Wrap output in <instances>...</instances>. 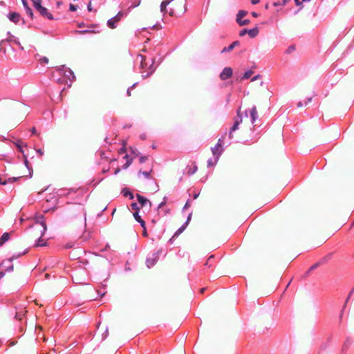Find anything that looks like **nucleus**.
Returning <instances> with one entry per match:
<instances>
[{"label":"nucleus","mask_w":354,"mask_h":354,"mask_svg":"<svg viewBox=\"0 0 354 354\" xmlns=\"http://www.w3.org/2000/svg\"><path fill=\"white\" fill-rule=\"evenodd\" d=\"M17 180L16 178H8V179L6 180H2L1 178H0V185H6L7 183H12L14 182H15Z\"/></svg>","instance_id":"obj_25"},{"label":"nucleus","mask_w":354,"mask_h":354,"mask_svg":"<svg viewBox=\"0 0 354 354\" xmlns=\"http://www.w3.org/2000/svg\"><path fill=\"white\" fill-rule=\"evenodd\" d=\"M140 138H141L142 140H145V139L147 138V136H146V134H145V133H144V134H141V135L140 136Z\"/></svg>","instance_id":"obj_56"},{"label":"nucleus","mask_w":354,"mask_h":354,"mask_svg":"<svg viewBox=\"0 0 354 354\" xmlns=\"http://www.w3.org/2000/svg\"><path fill=\"white\" fill-rule=\"evenodd\" d=\"M198 167L193 162L192 165H187L186 167V172L189 176L193 175L196 172Z\"/></svg>","instance_id":"obj_14"},{"label":"nucleus","mask_w":354,"mask_h":354,"mask_svg":"<svg viewBox=\"0 0 354 354\" xmlns=\"http://www.w3.org/2000/svg\"><path fill=\"white\" fill-rule=\"evenodd\" d=\"M240 45L239 41H234L232 42L230 45H229L227 47H225L222 50L221 53H226V52H230L232 51L236 46H238Z\"/></svg>","instance_id":"obj_16"},{"label":"nucleus","mask_w":354,"mask_h":354,"mask_svg":"<svg viewBox=\"0 0 354 354\" xmlns=\"http://www.w3.org/2000/svg\"><path fill=\"white\" fill-rule=\"evenodd\" d=\"M141 0H131V5L127 8V12H129L132 8L138 7L140 4Z\"/></svg>","instance_id":"obj_21"},{"label":"nucleus","mask_w":354,"mask_h":354,"mask_svg":"<svg viewBox=\"0 0 354 354\" xmlns=\"http://www.w3.org/2000/svg\"><path fill=\"white\" fill-rule=\"evenodd\" d=\"M8 18L12 22L15 23V24H17L21 20V15L18 12H12L8 15Z\"/></svg>","instance_id":"obj_12"},{"label":"nucleus","mask_w":354,"mask_h":354,"mask_svg":"<svg viewBox=\"0 0 354 354\" xmlns=\"http://www.w3.org/2000/svg\"><path fill=\"white\" fill-rule=\"evenodd\" d=\"M223 137L222 136L218 139L216 145L211 149L214 158H216V160H218L219 157L223 151Z\"/></svg>","instance_id":"obj_7"},{"label":"nucleus","mask_w":354,"mask_h":354,"mask_svg":"<svg viewBox=\"0 0 354 354\" xmlns=\"http://www.w3.org/2000/svg\"><path fill=\"white\" fill-rule=\"evenodd\" d=\"M109 335L108 328H106L105 331L102 335V340H105Z\"/></svg>","instance_id":"obj_36"},{"label":"nucleus","mask_w":354,"mask_h":354,"mask_svg":"<svg viewBox=\"0 0 354 354\" xmlns=\"http://www.w3.org/2000/svg\"><path fill=\"white\" fill-rule=\"evenodd\" d=\"M133 217L136 219V221H138L142 219L141 216L139 215V212H133Z\"/></svg>","instance_id":"obj_38"},{"label":"nucleus","mask_w":354,"mask_h":354,"mask_svg":"<svg viewBox=\"0 0 354 354\" xmlns=\"http://www.w3.org/2000/svg\"><path fill=\"white\" fill-rule=\"evenodd\" d=\"M136 198H137V200L138 201V203H139L140 207H145L146 206H148L149 208L151 207V203L146 197L137 194Z\"/></svg>","instance_id":"obj_10"},{"label":"nucleus","mask_w":354,"mask_h":354,"mask_svg":"<svg viewBox=\"0 0 354 354\" xmlns=\"http://www.w3.org/2000/svg\"><path fill=\"white\" fill-rule=\"evenodd\" d=\"M24 9L26 10V15L30 17V19L33 18V12L32 9L29 7L27 0H21Z\"/></svg>","instance_id":"obj_13"},{"label":"nucleus","mask_w":354,"mask_h":354,"mask_svg":"<svg viewBox=\"0 0 354 354\" xmlns=\"http://www.w3.org/2000/svg\"><path fill=\"white\" fill-rule=\"evenodd\" d=\"M240 26H245V25H248L249 23H250V20L249 19H244V20H241V21H239L237 22Z\"/></svg>","instance_id":"obj_37"},{"label":"nucleus","mask_w":354,"mask_h":354,"mask_svg":"<svg viewBox=\"0 0 354 354\" xmlns=\"http://www.w3.org/2000/svg\"><path fill=\"white\" fill-rule=\"evenodd\" d=\"M232 76V69L230 67H225L220 74L222 80H226Z\"/></svg>","instance_id":"obj_11"},{"label":"nucleus","mask_w":354,"mask_h":354,"mask_svg":"<svg viewBox=\"0 0 354 354\" xmlns=\"http://www.w3.org/2000/svg\"><path fill=\"white\" fill-rule=\"evenodd\" d=\"M43 236L44 235L41 234V236L37 240L35 243L36 247H42L46 245V241L44 239H42Z\"/></svg>","instance_id":"obj_23"},{"label":"nucleus","mask_w":354,"mask_h":354,"mask_svg":"<svg viewBox=\"0 0 354 354\" xmlns=\"http://www.w3.org/2000/svg\"><path fill=\"white\" fill-rule=\"evenodd\" d=\"M37 153L39 154V157H41L44 154L43 151L41 149H38L37 150Z\"/></svg>","instance_id":"obj_51"},{"label":"nucleus","mask_w":354,"mask_h":354,"mask_svg":"<svg viewBox=\"0 0 354 354\" xmlns=\"http://www.w3.org/2000/svg\"><path fill=\"white\" fill-rule=\"evenodd\" d=\"M236 114H237V115L234 119V122L232 127L230 129V131H229V138L230 139H232L233 133L239 129L240 124L242 123V121H243L242 114L241 113V108H239L237 110Z\"/></svg>","instance_id":"obj_5"},{"label":"nucleus","mask_w":354,"mask_h":354,"mask_svg":"<svg viewBox=\"0 0 354 354\" xmlns=\"http://www.w3.org/2000/svg\"><path fill=\"white\" fill-rule=\"evenodd\" d=\"M248 115H250L251 123L254 124V127L257 126L255 122L258 118V112L256 106L254 105L252 108L245 110V115L248 117Z\"/></svg>","instance_id":"obj_9"},{"label":"nucleus","mask_w":354,"mask_h":354,"mask_svg":"<svg viewBox=\"0 0 354 354\" xmlns=\"http://www.w3.org/2000/svg\"><path fill=\"white\" fill-rule=\"evenodd\" d=\"M31 131H32V134L36 133V129H35V127H33V128L32 129Z\"/></svg>","instance_id":"obj_64"},{"label":"nucleus","mask_w":354,"mask_h":354,"mask_svg":"<svg viewBox=\"0 0 354 354\" xmlns=\"http://www.w3.org/2000/svg\"><path fill=\"white\" fill-rule=\"evenodd\" d=\"M57 71H59L60 75H63L66 80H68L70 82H73L75 80V76L73 72V71L66 67L65 66H59Z\"/></svg>","instance_id":"obj_6"},{"label":"nucleus","mask_w":354,"mask_h":354,"mask_svg":"<svg viewBox=\"0 0 354 354\" xmlns=\"http://www.w3.org/2000/svg\"><path fill=\"white\" fill-rule=\"evenodd\" d=\"M2 264L5 265L4 267H5L6 272H12L14 268H13L12 261L11 260L8 259L3 261Z\"/></svg>","instance_id":"obj_15"},{"label":"nucleus","mask_w":354,"mask_h":354,"mask_svg":"<svg viewBox=\"0 0 354 354\" xmlns=\"http://www.w3.org/2000/svg\"><path fill=\"white\" fill-rule=\"evenodd\" d=\"M71 278L73 283L76 284L86 283L88 279L87 270L84 268L76 269L72 272Z\"/></svg>","instance_id":"obj_2"},{"label":"nucleus","mask_w":354,"mask_h":354,"mask_svg":"<svg viewBox=\"0 0 354 354\" xmlns=\"http://www.w3.org/2000/svg\"><path fill=\"white\" fill-rule=\"evenodd\" d=\"M214 263V255H211L207 259V261L205 263V266L211 267V266H213Z\"/></svg>","instance_id":"obj_27"},{"label":"nucleus","mask_w":354,"mask_h":354,"mask_svg":"<svg viewBox=\"0 0 354 354\" xmlns=\"http://www.w3.org/2000/svg\"><path fill=\"white\" fill-rule=\"evenodd\" d=\"M161 250H158L149 254L146 259V266L148 268L153 267L160 258Z\"/></svg>","instance_id":"obj_8"},{"label":"nucleus","mask_w":354,"mask_h":354,"mask_svg":"<svg viewBox=\"0 0 354 354\" xmlns=\"http://www.w3.org/2000/svg\"><path fill=\"white\" fill-rule=\"evenodd\" d=\"M153 171V169L151 168V169L149 171H142V170H140L138 174V177H140V174H142L145 178L147 179H151L152 178V176H151V172Z\"/></svg>","instance_id":"obj_19"},{"label":"nucleus","mask_w":354,"mask_h":354,"mask_svg":"<svg viewBox=\"0 0 354 354\" xmlns=\"http://www.w3.org/2000/svg\"><path fill=\"white\" fill-rule=\"evenodd\" d=\"M198 196H199V192H198L197 191H194V194H193L194 199H196Z\"/></svg>","instance_id":"obj_47"},{"label":"nucleus","mask_w":354,"mask_h":354,"mask_svg":"<svg viewBox=\"0 0 354 354\" xmlns=\"http://www.w3.org/2000/svg\"><path fill=\"white\" fill-rule=\"evenodd\" d=\"M70 10H71V11H75V10H76V8H75V6H73V5L71 4V5H70Z\"/></svg>","instance_id":"obj_53"},{"label":"nucleus","mask_w":354,"mask_h":354,"mask_svg":"<svg viewBox=\"0 0 354 354\" xmlns=\"http://www.w3.org/2000/svg\"><path fill=\"white\" fill-rule=\"evenodd\" d=\"M138 222L140 224V225L142 228L146 227L145 221L142 218L141 220L138 221Z\"/></svg>","instance_id":"obj_43"},{"label":"nucleus","mask_w":354,"mask_h":354,"mask_svg":"<svg viewBox=\"0 0 354 354\" xmlns=\"http://www.w3.org/2000/svg\"><path fill=\"white\" fill-rule=\"evenodd\" d=\"M259 33V30L257 28H254L252 29H250L248 30V34L252 38L255 37Z\"/></svg>","instance_id":"obj_24"},{"label":"nucleus","mask_w":354,"mask_h":354,"mask_svg":"<svg viewBox=\"0 0 354 354\" xmlns=\"http://www.w3.org/2000/svg\"><path fill=\"white\" fill-rule=\"evenodd\" d=\"M131 208L134 212H139L140 207L139 206V205L137 203H132L131 204Z\"/></svg>","instance_id":"obj_30"},{"label":"nucleus","mask_w":354,"mask_h":354,"mask_svg":"<svg viewBox=\"0 0 354 354\" xmlns=\"http://www.w3.org/2000/svg\"><path fill=\"white\" fill-rule=\"evenodd\" d=\"M354 292V288L351 290V291L350 292L349 295H348V297L346 299V301L349 299V298L351 297V295Z\"/></svg>","instance_id":"obj_55"},{"label":"nucleus","mask_w":354,"mask_h":354,"mask_svg":"<svg viewBox=\"0 0 354 354\" xmlns=\"http://www.w3.org/2000/svg\"><path fill=\"white\" fill-rule=\"evenodd\" d=\"M252 73L253 72L252 71H247L246 72L244 73L242 79H249L252 76Z\"/></svg>","instance_id":"obj_31"},{"label":"nucleus","mask_w":354,"mask_h":354,"mask_svg":"<svg viewBox=\"0 0 354 354\" xmlns=\"http://www.w3.org/2000/svg\"><path fill=\"white\" fill-rule=\"evenodd\" d=\"M169 212H170V209H164L163 215L165 216V215L169 214Z\"/></svg>","instance_id":"obj_54"},{"label":"nucleus","mask_w":354,"mask_h":354,"mask_svg":"<svg viewBox=\"0 0 354 354\" xmlns=\"http://www.w3.org/2000/svg\"><path fill=\"white\" fill-rule=\"evenodd\" d=\"M122 192H123V195L124 196H129V198L131 199L133 198V197H134L133 194L130 191H129V190H127V191L124 190Z\"/></svg>","instance_id":"obj_34"},{"label":"nucleus","mask_w":354,"mask_h":354,"mask_svg":"<svg viewBox=\"0 0 354 354\" xmlns=\"http://www.w3.org/2000/svg\"><path fill=\"white\" fill-rule=\"evenodd\" d=\"M73 245H74V244H73V243H67L64 245V248H65L66 249H69V248H73Z\"/></svg>","instance_id":"obj_42"},{"label":"nucleus","mask_w":354,"mask_h":354,"mask_svg":"<svg viewBox=\"0 0 354 354\" xmlns=\"http://www.w3.org/2000/svg\"><path fill=\"white\" fill-rule=\"evenodd\" d=\"M311 100H312V97H311L306 98L305 100V101H304V105L305 106L307 105L309 102H311Z\"/></svg>","instance_id":"obj_45"},{"label":"nucleus","mask_w":354,"mask_h":354,"mask_svg":"<svg viewBox=\"0 0 354 354\" xmlns=\"http://www.w3.org/2000/svg\"><path fill=\"white\" fill-rule=\"evenodd\" d=\"M35 9L39 12V14L44 18L49 20L53 19V15L48 10L47 8L42 6L41 0H31Z\"/></svg>","instance_id":"obj_3"},{"label":"nucleus","mask_w":354,"mask_h":354,"mask_svg":"<svg viewBox=\"0 0 354 354\" xmlns=\"http://www.w3.org/2000/svg\"><path fill=\"white\" fill-rule=\"evenodd\" d=\"M295 49L294 46H290L288 49V52L290 53Z\"/></svg>","instance_id":"obj_61"},{"label":"nucleus","mask_w":354,"mask_h":354,"mask_svg":"<svg viewBox=\"0 0 354 354\" xmlns=\"http://www.w3.org/2000/svg\"><path fill=\"white\" fill-rule=\"evenodd\" d=\"M172 0H165L163 1L161 4H160V11L161 12L165 15V13L167 12V6L169 5V3Z\"/></svg>","instance_id":"obj_18"},{"label":"nucleus","mask_w":354,"mask_h":354,"mask_svg":"<svg viewBox=\"0 0 354 354\" xmlns=\"http://www.w3.org/2000/svg\"><path fill=\"white\" fill-rule=\"evenodd\" d=\"M246 32L248 33V30L243 29L240 32L239 35L240 36H243L245 35Z\"/></svg>","instance_id":"obj_48"},{"label":"nucleus","mask_w":354,"mask_h":354,"mask_svg":"<svg viewBox=\"0 0 354 354\" xmlns=\"http://www.w3.org/2000/svg\"><path fill=\"white\" fill-rule=\"evenodd\" d=\"M295 3H296L297 6H299L301 3L299 0H295Z\"/></svg>","instance_id":"obj_63"},{"label":"nucleus","mask_w":354,"mask_h":354,"mask_svg":"<svg viewBox=\"0 0 354 354\" xmlns=\"http://www.w3.org/2000/svg\"><path fill=\"white\" fill-rule=\"evenodd\" d=\"M247 15V12L244 10H239L236 15V21H241V19Z\"/></svg>","instance_id":"obj_26"},{"label":"nucleus","mask_w":354,"mask_h":354,"mask_svg":"<svg viewBox=\"0 0 354 354\" xmlns=\"http://www.w3.org/2000/svg\"><path fill=\"white\" fill-rule=\"evenodd\" d=\"M304 105V102H299L297 103V106L298 107H301V106H303Z\"/></svg>","instance_id":"obj_59"},{"label":"nucleus","mask_w":354,"mask_h":354,"mask_svg":"<svg viewBox=\"0 0 354 354\" xmlns=\"http://www.w3.org/2000/svg\"><path fill=\"white\" fill-rule=\"evenodd\" d=\"M148 160V156H141L140 158H139V162L140 163H144L145 161H147Z\"/></svg>","instance_id":"obj_39"},{"label":"nucleus","mask_w":354,"mask_h":354,"mask_svg":"<svg viewBox=\"0 0 354 354\" xmlns=\"http://www.w3.org/2000/svg\"><path fill=\"white\" fill-rule=\"evenodd\" d=\"M37 223H40V225H41V227L43 228V231L41 232V235H44L45 232H46L47 227H46V225L45 221H44V216H41L37 217Z\"/></svg>","instance_id":"obj_17"},{"label":"nucleus","mask_w":354,"mask_h":354,"mask_svg":"<svg viewBox=\"0 0 354 354\" xmlns=\"http://www.w3.org/2000/svg\"><path fill=\"white\" fill-rule=\"evenodd\" d=\"M10 239V234L5 232L0 238V246L3 245L6 241Z\"/></svg>","instance_id":"obj_20"},{"label":"nucleus","mask_w":354,"mask_h":354,"mask_svg":"<svg viewBox=\"0 0 354 354\" xmlns=\"http://www.w3.org/2000/svg\"><path fill=\"white\" fill-rule=\"evenodd\" d=\"M169 15L170 16H173L174 15V11L172 9H171L170 11L169 12Z\"/></svg>","instance_id":"obj_62"},{"label":"nucleus","mask_w":354,"mask_h":354,"mask_svg":"<svg viewBox=\"0 0 354 354\" xmlns=\"http://www.w3.org/2000/svg\"><path fill=\"white\" fill-rule=\"evenodd\" d=\"M286 4H282V1H276V2H274L273 3V6L274 7H278V6H285Z\"/></svg>","instance_id":"obj_41"},{"label":"nucleus","mask_w":354,"mask_h":354,"mask_svg":"<svg viewBox=\"0 0 354 354\" xmlns=\"http://www.w3.org/2000/svg\"><path fill=\"white\" fill-rule=\"evenodd\" d=\"M27 252L26 251H24L23 252H19V253H16V254H14L10 258H9L8 259L11 260L12 261H13L15 259H17V258L24 255Z\"/></svg>","instance_id":"obj_28"},{"label":"nucleus","mask_w":354,"mask_h":354,"mask_svg":"<svg viewBox=\"0 0 354 354\" xmlns=\"http://www.w3.org/2000/svg\"><path fill=\"white\" fill-rule=\"evenodd\" d=\"M259 2V0H251V3L254 5L257 4Z\"/></svg>","instance_id":"obj_57"},{"label":"nucleus","mask_w":354,"mask_h":354,"mask_svg":"<svg viewBox=\"0 0 354 354\" xmlns=\"http://www.w3.org/2000/svg\"><path fill=\"white\" fill-rule=\"evenodd\" d=\"M41 65H45L48 63V59L46 57H43L39 59Z\"/></svg>","instance_id":"obj_33"},{"label":"nucleus","mask_w":354,"mask_h":354,"mask_svg":"<svg viewBox=\"0 0 354 354\" xmlns=\"http://www.w3.org/2000/svg\"><path fill=\"white\" fill-rule=\"evenodd\" d=\"M187 223H185L180 227H179L176 232L174 233L172 238H174L175 236H178L179 234H180L187 227Z\"/></svg>","instance_id":"obj_22"},{"label":"nucleus","mask_w":354,"mask_h":354,"mask_svg":"<svg viewBox=\"0 0 354 354\" xmlns=\"http://www.w3.org/2000/svg\"><path fill=\"white\" fill-rule=\"evenodd\" d=\"M128 14V12H124L123 11H119L118 14L111 18L107 21V26L109 28L113 29L115 28L117 26L118 23L122 19V17H126Z\"/></svg>","instance_id":"obj_4"},{"label":"nucleus","mask_w":354,"mask_h":354,"mask_svg":"<svg viewBox=\"0 0 354 354\" xmlns=\"http://www.w3.org/2000/svg\"><path fill=\"white\" fill-rule=\"evenodd\" d=\"M124 158H127V162L124 165L123 167L124 169H127V167H129L130 166V165L131 164L132 161H131V160H129L128 159V156L127 155H126L124 156Z\"/></svg>","instance_id":"obj_35"},{"label":"nucleus","mask_w":354,"mask_h":354,"mask_svg":"<svg viewBox=\"0 0 354 354\" xmlns=\"http://www.w3.org/2000/svg\"><path fill=\"white\" fill-rule=\"evenodd\" d=\"M191 205H192V201H191V200L188 199L183 207V210L188 209L191 206Z\"/></svg>","instance_id":"obj_40"},{"label":"nucleus","mask_w":354,"mask_h":354,"mask_svg":"<svg viewBox=\"0 0 354 354\" xmlns=\"http://www.w3.org/2000/svg\"><path fill=\"white\" fill-rule=\"evenodd\" d=\"M166 204V201H165V198H164V201H162V203H160V205H158V209H162L163 206H165Z\"/></svg>","instance_id":"obj_44"},{"label":"nucleus","mask_w":354,"mask_h":354,"mask_svg":"<svg viewBox=\"0 0 354 354\" xmlns=\"http://www.w3.org/2000/svg\"><path fill=\"white\" fill-rule=\"evenodd\" d=\"M5 275V272L0 271V279Z\"/></svg>","instance_id":"obj_60"},{"label":"nucleus","mask_w":354,"mask_h":354,"mask_svg":"<svg viewBox=\"0 0 354 354\" xmlns=\"http://www.w3.org/2000/svg\"><path fill=\"white\" fill-rule=\"evenodd\" d=\"M322 262H318V263H315L314 265H313L307 271V273H309L310 272L314 270L315 269H316Z\"/></svg>","instance_id":"obj_32"},{"label":"nucleus","mask_w":354,"mask_h":354,"mask_svg":"<svg viewBox=\"0 0 354 354\" xmlns=\"http://www.w3.org/2000/svg\"><path fill=\"white\" fill-rule=\"evenodd\" d=\"M142 236H145V237H147L148 236V233L147 232L146 227L143 228Z\"/></svg>","instance_id":"obj_46"},{"label":"nucleus","mask_w":354,"mask_h":354,"mask_svg":"<svg viewBox=\"0 0 354 354\" xmlns=\"http://www.w3.org/2000/svg\"><path fill=\"white\" fill-rule=\"evenodd\" d=\"M161 46L157 45L153 51L147 50L145 48L143 50L147 53V55L139 54L137 57V60H140L142 76L144 78L148 77L155 71L154 66L155 60L157 56L160 55Z\"/></svg>","instance_id":"obj_1"},{"label":"nucleus","mask_w":354,"mask_h":354,"mask_svg":"<svg viewBox=\"0 0 354 354\" xmlns=\"http://www.w3.org/2000/svg\"><path fill=\"white\" fill-rule=\"evenodd\" d=\"M218 160H216V158H214V160L212 158H209L207 160V167H210L214 166L216 164Z\"/></svg>","instance_id":"obj_29"},{"label":"nucleus","mask_w":354,"mask_h":354,"mask_svg":"<svg viewBox=\"0 0 354 354\" xmlns=\"http://www.w3.org/2000/svg\"><path fill=\"white\" fill-rule=\"evenodd\" d=\"M192 213L191 212V213L189 214V215L187 216V221L185 222V223H187V225L189 224V221H190V220L192 218Z\"/></svg>","instance_id":"obj_49"},{"label":"nucleus","mask_w":354,"mask_h":354,"mask_svg":"<svg viewBox=\"0 0 354 354\" xmlns=\"http://www.w3.org/2000/svg\"><path fill=\"white\" fill-rule=\"evenodd\" d=\"M351 344L350 340H349L348 339H346V342H344V348L347 347V346H348V344Z\"/></svg>","instance_id":"obj_50"},{"label":"nucleus","mask_w":354,"mask_h":354,"mask_svg":"<svg viewBox=\"0 0 354 354\" xmlns=\"http://www.w3.org/2000/svg\"><path fill=\"white\" fill-rule=\"evenodd\" d=\"M131 88L130 87L127 89V96H131Z\"/></svg>","instance_id":"obj_58"},{"label":"nucleus","mask_w":354,"mask_h":354,"mask_svg":"<svg viewBox=\"0 0 354 354\" xmlns=\"http://www.w3.org/2000/svg\"><path fill=\"white\" fill-rule=\"evenodd\" d=\"M15 318H16L17 319H19V320H21V314H19V313H16V315H15Z\"/></svg>","instance_id":"obj_52"}]
</instances>
